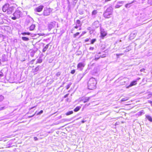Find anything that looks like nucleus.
Returning a JSON list of instances; mask_svg holds the SVG:
<instances>
[{"mask_svg": "<svg viewBox=\"0 0 152 152\" xmlns=\"http://www.w3.org/2000/svg\"><path fill=\"white\" fill-rule=\"evenodd\" d=\"M113 9L111 6L107 8L103 13V17L106 18L111 17L113 14Z\"/></svg>", "mask_w": 152, "mask_h": 152, "instance_id": "obj_1", "label": "nucleus"}, {"mask_svg": "<svg viewBox=\"0 0 152 152\" xmlns=\"http://www.w3.org/2000/svg\"><path fill=\"white\" fill-rule=\"evenodd\" d=\"M97 82L95 79L92 77L90 79L88 83V87L89 89L92 90L95 88Z\"/></svg>", "mask_w": 152, "mask_h": 152, "instance_id": "obj_2", "label": "nucleus"}, {"mask_svg": "<svg viewBox=\"0 0 152 152\" xmlns=\"http://www.w3.org/2000/svg\"><path fill=\"white\" fill-rule=\"evenodd\" d=\"M21 12L20 11L16 10L13 13V17H12L11 18L13 20H15L18 19L20 17Z\"/></svg>", "mask_w": 152, "mask_h": 152, "instance_id": "obj_3", "label": "nucleus"}, {"mask_svg": "<svg viewBox=\"0 0 152 152\" xmlns=\"http://www.w3.org/2000/svg\"><path fill=\"white\" fill-rule=\"evenodd\" d=\"M52 10L50 8H45L44 9L43 14L44 16H47L50 15L52 12Z\"/></svg>", "mask_w": 152, "mask_h": 152, "instance_id": "obj_4", "label": "nucleus"}, {"mask_svg": "<svg viewBox=\"0 0 152 152\" xmlns=\"http://www.w3.org/2000/svg\"><path fill=\"white\" fill-rule=\"evenodd\" d=\"M100 31L102 37L103 38L107 35V32L101 26H100Z\"/></svg>", "mask_w": 152, "mask_h": 152, "instance_id": "obj_5", "label": "nucleus"}, {"mask_svg": "<svg viewBox=\"0 0 152 152\" xmlns=\"http://www.w3.org/2000/svg\"><path fill=\"white\" fill-rule=\"evenodd\" d=\"M43 8L44 6L43 5H40L35 8L34 11L35 12H41L42 11Z\"/></svg>", "mask_w": 152, "mask_h": 152, "instance_id": "obj_6", "label": "nucleus"}, {"mask_svg": "<svg viewBox=\"0 0 152 152\" xmlns=\"http://www.w3.org/2000/svg\"><path fill=\"white\" fill-rule=\"evenodd\" d=\"M10 5L8 4H5L2 7V11L3 12H5L10 7Z\"/></svg>", "mask_w": 152, "mask_h": 152, "instance_id": "obj_7", "label": "nucleus"}, {"mask_svg": "<svg viewBox=\"0 0 152 152\" xmlns=\"http://www.w3.org/2000/svg\"><path fill=\"white\" fill-rule=\"evenodd\" d=\"M124 1H120L118 2L115 5V8H118L122 6L124 4Z\"/></svg>", "mask_w": 152, "mask_h": 152, "instance_id": "obj_8", "label": "nucleus"}, {"mask_svg": "<svg viewBox=\"0 0 152 152\" xmlns=\"http://www.w3.org/2000/svg\"><path fill=\"white\" fill-rule=\"evenodd\" d=\"M100 25L99 21L96 20L92 23V25L94 28H97Z\"/></svg>", "mask_w": 152, "mask_h": 152, "instance_id": "obj_9", "label": "nucleus"}, {"mask_svg": "<svg viewBox=\"0 0 152 152\" xmlns=\"http://www.w3.org/2000/svg\"><path fill=\"white\" fill-rule=\"evenodd\" d=\"M55 22H51L48 25V28L50 30L55 27Z\"/></svg>", "mask_w": 152, "mask_h": 152, "instance_id": "obj_10", "label": "nucleus"}, {"mask_svg": "<svg viewBox=\"0 0 152 152\" xmlns=\"http://www.w3.org/2000/svg\"><path fill=\"white\" fill-rule=\"evenodd\" d=\"M84 66V64L81 63H79L77 65V67L78 69L82 70Z\"/></svg>", "mask_w": 152, "mask_h": 152, "instance_id": "obj_11", "label": "nucleus"}, {"mask_svg": "<svg viewBox=\"0 0 152 152\" xmlns=\"http://www.w3.org/2000/svg\"><path fill=\"white\" fill-rule=\"evenodd\" d=\"M14 10L13 7H10L6 12L8 14H11Z\"/></svg>", "mask_w": 152, "mask_h": 152, "instance_id": "obj_12", "label": "nucleus"}, {"mask_svg": "<svg viewBox=\"0 0 152 152\" xmlns=\"http://www.w3.org/2000/svg\"><path fill=\"white\" fill-rule=\"evenodd\" d=\"M85 75V74L83 73L78 74L77 76V80L78 81H80L83 77Z\"/></svg>", "mask_w": 152, "mask_h": 152, "instance_id": "obj_13", "label": "nucleus"}, {"mask_svg": "<svg viewBox=\"0 0 152 152\" xmlns=\"http://www.w3.org/2000/svg\"><path fill=\"white\" fill-rule=\"evenodd\" d=\"M137 81L134 80L133 81L131 82L129 86H128V87H131L135 85L137 83Z\"/></svg>", "mask_w": 152, "mask_h": 152, "instance_id": "obj_14", "label": "nucleus"}, {"mask_svg": "<svg viewBox=\"0 0 152 152\" xmlns=\"http://www.w3.org/2000/svg\"><path fill=\"white\" fill-rule=\"evenodd\" d=\"M146 118L150 122H152V118L151 116L148 115H145Z\"/></svg>", "mask_w": 152, "mask_h": 152, "instance_id": "obj_15", "label": "nucleus"}, {"mask_svg": "<svg viewBox=\"0 0 152 152\" xmlns=\"http://www.w3.org/2000/svg\"><path fill=\"white\" fill-rule=\"evenodd\" d=\"M82 24L81 23L80 20H77L76 22V25H77L78 26L81 27Z\"/></svg>", "mask_w": 152, "mask_h": 152, "instance_id": "obj_16", "label": "nucleus"}, {"mask_svg": "<svg viewBox=\"0 0 152 152\" xmlns=\"http://www.w3.org/2000/svg\"><path fill=\"white\" fill-rule=\"evenodd\" d=\"M136 34L134 33H132L130 35L129 38L131 39H132L134 38L136 36Z\"/></svg>", "mask_w": 152, "mask_h": 152, "instance_id": "obj_17", "label": "nucleus"}, {"mask_svg": "<svg viewBox=\"0 0 152 152\" xmlns=\"http://www.w3.org/2000/svg\"><path fill=\"white\" fill-rule=\"evenodd\" d=\"M35 27V25L34 24H32L29 27V30L30 31H33Z\"/></svg>", "mask_w": 152, "mask_h": 152, "instance_id": "obj_18", "label": "nucleus"}, {"mask_svg": "<svg viewBox=\"0 0 152 152\" xmlns=\"http://www.w3.org/2000/svg\"><path fill=\"white\" fill-rule=\"evenodd\" d=\"M49 44H47L43 48L42 50V52H45L47 50V49H48L49 47Z\"/></svg>", "mask_w": 152, "mask_h": 152, "instance_id": "obj_19", "label": "nucleus"}, {"mask_svg": "<svg viewBox=\"0 0 152 152\" xmlns=\"http://www.w3.org/2000/svg\"><path fill=\"white\" fill-rule=\"evenodd\" d=\"M22 39L24 41H28L29 40L28 38L25 37H22Z\"/></svg>", "mask_w": 152, "mask_h": 152, "instance_id": "obj_20", "label": "nucleus"}, {"mask_svg": "<svg viewBox=\"0 0 152 152\" xmlns=\"http://www.w3.org/2000/svg\"><path fill=\"white\" fill-rule=\"evenodd\" d=\"M80 108V106H77L74 109V110L75 112H77L79 110Z\"/></svg>", "mask_w": 152, "mask_h": 152, "instance_id": "obj_21", "label": "nucleus"}, {"mask_svg": "<svg viewBox=\"0 0 152 152\" xmlns=\"http://www.w3.org/2000/svg\"><path fill=\"white\" fill-rule=\"evenodd\" d=\"M97 13V10H94L93 11V12H92V16H95Z\"/></svg>", "mask_w": 152, "mask_h": 152, "instance_id": "obj_22", "label": "nucleus"}, {"mask_svg": "<svg viewBox=\"0 0 152 152\" xmlns=\"http://www.w3.org/2000/svg\"><path fill=\"white\" fill-rule=\"evenodd\" d=\"M139 115H141L145 113L144 111L143 110H141L138 113Z\"/></svg>", "mask_w": 152, "mask_h": 152, "instance_id": "obj_23", "label": "nucleus"}, {"mask_svg": "<svg viewBox=\"0 0 152 152\" xmlns=\"http://www.w3.org/2000/svg\"><path fill=\"white\" fill-rule=\"evenodd\" d=\"M21 34L23 35H29L31 34V33L28 32H23V33H21Z\"/></svg>", "mask_w": 152, "mask_h": 152, "instance_id": "obj_24", "label": "nucleus"}, {"mask_svg": "<svg viewBox=\"0 0 152 152\" xmlns=\"http://www.w3.org/2000/svg\"><path fill=\"white\" fill-rule=\"evenodd\" d=\"M100 58V56L98 55H96L95 57V58L94 59V60L95 61H97L98 60L99 58Z\"/></svg>", "mask_w": 152, "mask_h": 152, "instance_id": "obj_25", "label": "nucleus"}, {"mask_svg": "<svg viewBox=\"0 0 152 152\" xmlns=\"http://www.w3.org/2000/svg\"><path fill=\"white\" fill-rule=\"evenodd\" d=\"M90 99V97L86 98L83 101L84 103H86Z\"/></svg>", "mask_w": 152, "mask_h": 152, "instance_id": "obj_26", "label": "nucleus"}, {"mask_svg": "<svg viewBox=\"0 0 152 152\" xmlns=\"http://www.w3.org/2000/svg\"><path fill=\"white\" fill-rule=\"evenodd\" d=\"M39 70V66L36 67L34 69V72H37Z\"/></svg>", "mask_w": 152, "mask_h": 152, "instance_id": "obj_27", "label": "nucleus"}, {"mask_svg": "<svg viewBox=\"0 0 152 152\" xmlns=\"http://www.w3.org/2000/svg\"><path fill=\"white\" fill-rule=\"evenodd\" d=\"M96 41V39H93L91 41V44H93Z\"/></svg>", "mask_w": 152, "mask_h": 152, "instance_id": "obj_28", "label": "nucleus"}, {"mask_svg": "<svg viewBox=\"0 0 152 152\" xmlns=\"http://www.w3.org/2000/svg\"><path fill=\"white\" fill-rule=\"evenodd\" d=\"M42 61V59L40 58H39L38 59L37 63H41Z\"/></svg>", "mask_w": 152, "mask_h": 152, "instance_id": "obj_29", "label": "nucleus"}, {"mask_svg": "<svg viewBox=\"0 0 152 152\" xmlns=\"http://www.w3.org/2000/svg\"><path fill=\"white\" fill-rule=\"evenodd\" d=\"M152 96V94H148V96L145 97V98H146L147 99H149L150 98L151 96Z\"/></svg>", "mask_w": 152, "mask_h": 152, "instance_id": "obj_30", "label": "nucleus"}, {"mask_svg": "<svg viewBox=\"0 0 152 152\" xmlns=\"http://www.w3.org/2000/svg\"><path fill=\"white\" fill-rule=\"evenodd\" d=\"M73 113V111H70L67 112V115H70Z\"/></svg>", "mask_w": 152, "mask_h": 152, "instance_id": "obj_31", "label": "nucleus"}, {"mask_svg": "<svg viewBox=\"0 0 152 152\" xmlns=\"http://www.w3.org/2000/svg\"><path fill=\"white\" fill-rule=\"evenodd\" d=\"M124 54L123 53H119V54H116V55L117 56V57L118 58L120 56H121L124 55Z\"/></svg>", "mask_w": 152, "mask_h": 152, "instance_id": "obj_32", "label": "nucleus"}, {"mask_svg": "<svg viewBox=\"0 0 152 152\" xmlns=\"http://www.w3.org/2000/svg\"><path fill=\"white\" fill-rule=\"evenodd\" d=\"M126 4L125 5V7L126 8H129L130 7V4Z\"/></svg>", "mask_w": 152, "mask_h": 152, "instance_id": "obj_33", "label": "nucleus"}, {"mask_svg": "<svg viewBox=\"0 0 152 152\" xmlns=\"http://www.w3.org/2000/svg\"><path fill=\"white\" fill-rule=\"evenodd\" d=\"M148 3L152 5V0H148Z\"/></svg>", "mask_w": 152, "mask_h": 152, "instance_id": "obj_34", "label": "nucleus"}, {"mask_svg": "<svg viewBox=\"0 0 152 152\" xmlns=\"http://www.w3.org/2000/svg\"><path fill=\"white\" fill-rule=\"evenodd\" d=\"M129 47L127 48L126 50H125L124 52H127L131 50V49H129Z\"/></svg>", "mask_w": 152, "mask_h": 152, "instance_id": "obj_35", "label": "nucleus"}, {"mask_svg": "<svg viewBox=\"0 0 152 152\" xmlns=\"http://www.w3.org/2000/svg\"><path fill=\"white\" fill-rule=\"evenodd\" d=\"M127 100H128V99H127L126 98H122L121 99V101L122 102H123V101H127Z\"/></svg>", "mask_w": 152, "mask_h": 152, "instance_id": "obj_36", "label": "nucleus"}, {"mask_svg": "<svg viewBox=\"0 0 152 152\" xmlns=\"http://www.w3.org/2000/svg\"><path fill=\"white\" fill-rule=\"evenodd\" d=\"M80 34L79 32H77L76 34H74V36L75 37L77 36L78 35Z\"/></svg>", "mask_w": 152, "mask_h": 152, "instance_id": "obj_37", "label": "nucleus"}, {"mask_svg": "<svg viewBox=\"0 0 152 152\" xmlns=\"http://www.w3.org/2000/svg\"><path fill=\"white\" fill-rule=\"evenodd\" d=\"M43 113V111L42 110H40L39 112H38L37 115H40Z\"/></svg>", "mask_w": 152, "mask_h": 152, "instance_id": "obj_38", "label": "nucleus"}, {"mask_svg": "<svg viewBox=\"0 0 152 152\" xmlns=\"http://www.w3.org/2000/svg\"><path fill=\"white\" fill-rule=\"evenodd\" d=\"M75 72V70H73L71 71V73L72 74H74Z\"/></svg>", "mask_w": 152, "mask_h": 152, "instance_id": "obj_39", "label": "nucleus"}, {"mask_svg": "<svg viewBox=\"0 0 152 152\" xmlns=\"http://www.w3.org/2000/svg\"><path fill=\"white\" fill-rule=\"evenodd\" d=\"M3 75H3V73L2 72H0V77H2L3 76Z\"/></svg>", "mask_w": 152, "mask_h": 152, "instance_id": "obj_40", "label": "nucleus"}, {"mask_svg": "<svg viewBox=\"0 0 152 152\" xmlns=\"http://www.w3.org/2000/svg\"><path fill=\"white\" fill-rule=\"evenodd\" d=\"M148 103H149L151 105V106H152V101H151L150 100H148Z\"/></svg>", "mask_w": 152, "mask_h": 152, "instance_id": "obj_41", "label": "nucleus"}, {"mask_svg": "<svg viewBox=\"0 0 152 152\" xmlns=\"http://www.w3.org/2000/svg\"><path fill=\"white\" fill-rule=\"evenodd\" d=\"M67 2H68V8H69V10H70V5H69V1H67Z\"/></svg>", "mask_w": 152, "mask_h": 152, "instance_id": "obj_42", "label": "nucleus"}, {"mask_svg": "<svg viewBox=\"0 0 152 152\" xmlns=\"http://www.w3.org/2000/svg\"><path fill=\"white\" fill-rule=\"evenodd\" d=\"M105 54H103V55L100 56H100V57H101V58H104V57H105Z\"/></svg>", "mask_w": 152, "mask_h": 152, "instance_id": "obj_43", "label": "nucleus"}, {"mask_svg": "<svg viewBox=\"0 0 152 152\" xmlns=\"http://www.w3.org/2000/svg\"><path fill=\"white\" fill-rule=\"evenodd\" d=\"M89 49L90 50H93L94 49V47H90L89 48Z\"/></svg>", "mask_w": 152, "mask_h": 152, "instance_id": "obj_44", "label": "nucleus"}, {"mask_svg": "<svg viewBox=\"0 0 152 152\" xmlns=\"http://www.w3.org/2000/svg\"><path fill=\"white\" fill-rule=\"evenodd\" d=\"M77 1L78 0H73L74 3L76 4Z\"/></svg>", "mask_w": 152, "mask_h": 152, "instance_id": "obj_45", "label": "nucleus"}, {"mask_svg": "<svg viewBox=\"0 0 152 152\" xmlns=\"http://www.w3.org/2000/svg\"><path fill=\"white\" fill-rule=\"evenodd\" d=\"M86 32H85V31H83L82 34H81V36H82L83 35V34H86Z\"/></svg>", "mask_w": 152, "mask_h": 152, "instance_id": "obj_46", "label": "nucleus"}, {"mask_svg": "<svg viewBox=\"0 0 152 152\" xmlns=\"http://www.w3.org/2000/svg\"><path fill=\"white\" fill-rule=\"evenodd\" d=\"M89 39H88V38H87V39H86L85 41V42H88V41H89Z\"/></svg>", "mask_w": 152, "mask_h": 152, "instance_id": "obj_47", "label": "nucleus"}, {"mask_svg": "<svg viewBox=\"0 0 152 152\" xmlns=\"http://www.w3.org/2000/svg\"><path fill=\"white\" fill-rule=\"evenodd\" d=\"M34 140L35 141L37 140H38V138L37 137H34Z\"/></svg>", "mask_w": 152, "mask_h": 152, "instance_id": "obj_48", "label": "nucleus"}, {"mask_svg": "<svg viewBox=\"0 0 152 152\" xmlns=\"http://www.w3.org/2000/svg\"><path fill=\"white\" fill-rule=\"evenodd\" d=\"M79 13L81 15H82L83 13V11L79 12Z\"/></svg>", "mask_w": 152, "mask_h": 152, "instance_id": "obj_49", "label": "nucleus"}, {"mask_svg": "<svg viewBox=\"0 0 152 152\" xmlns=\"http://www.w3.org/2000/svg\"><path fill=\"white\" fill-rule=\"evenodd\" d=\"M144 70H145V69L144 68H142V69H141L140 70V71L141 72H143L144 71Z\"/></svg>", "mask_w": 152, "mask_h": 152, "instance_id": "obj_50", "label": "nucleus"}, {"mask_svg": "<svg viewBox=\"0 0 152 152\" xmlns=\"http://www.w3.org/2000/svg\"><path fill=\"white\" fill-rule=\"evenodd\" d=\"M80 27V26H78L77 25H76L75 27V28H78V27Z\"/></svg>", "mask_w": 152, "mask_h": 152, "instance_id": "obj_51", "label": "nucleus"}, {"mask_svg": "<svg viewBox=\"0 0 152 152\" xmlns=\"http://www.w3.org/2000/svg\"><path fill=\"white\" fill-rule=\"evenodd\" d=\"M86 121H84V120H82V121H81V122H82V123H85Z\"/></svg>", "mask_w": 152, "mask_h": 152, "instance_id": "obj_52", "label": "nucleus"}, {"mask_svg": "<svg viewBox=\"0 0 152 152\" xmlns=\"http://www.w3.org/2000/svg\"><path fill=\"white\" fill-rule=\"evenodd\" d=\"M78 101H80L81 103V102H82V98H80V99L78 100Z\"/></svg>", "mask_w": 152, "mask_h": 152, "instance_id": "obj_53", "label": "nucleus"}, {"mask_svg": "<svg viewBox=\"0 0 152 152\" xmlns=\"http://www.w3.org/2000/svg\"><path fill=\"white\" fill-rule=\"evenodd\" d=\"M111 0H105V2H107L108 1H110Z\"/></svg>", "mask_w": 152, "mask_h": 152, "instance_id": "obj_54", "label": "nucleus"}, {"mask_svg": "<svg viewBox=\"0 0 152 152\" xmlns=\"http://www.w3.org/2000/svg\"><path fill=\"white\" fill-rule=\"evenodd\" d=\"M91 27H88V30H90L91 29Z\"/></svg>", "mask_w": 152, "mask_h": 152, "instance_id": "obj_55", "label": "nucleus"}, {"mask_svg": "<svg viewBox=\"0 0 152 152\" xmlns=\"http://www.w3.org/2000/svg\"><path fill=\"white\" fill-rule=\"evenodd\" d=\"M69 87V85L67 86V89Z\"/></svg>", "mask_w": 152, "mask_h": 152, "instance_id": "obj_56", "label": "nucleus"}, {"mask_svg": "<svg viewBox=\"0 0 152 152\" xmlns=\"http://www.w3.org/2000/svg\"><path fill=\"white\" fill-rule=\"evenodd\" d=\"M101 53L100 52H99L98 53V54H100Z\"/></svg>", "mask_w": 152, "mask_h": 152, "instance_id": "obj_57", "label": "nucleus"}, {"mask_svg": "<svg viewBox=\"0 0 152 152\" xmlns=\"http://www.w3.org/2000/svg\"><path fill=\"white\" fill-rule=\"evenodd\" d=\"M140 79V78H138L137 79V80H139V79Z\"/></svg>", "mask_w": 152, "mask_h": 152, "instance_id": "obj_58", "label": "nucleus"}, {"mask_svg": "<svg viewBox=\"0 0 152 152\" xmlns=\"http://www.w3.org/2000/svg\"><path fill=\"white\" fill-rule=\"evenodd\" d=\"M1 64V60L0 59V65Z\"/></svg>", "mask_w": 152, "mask_h": 152, "instance_id": "obj_59", "label": "nucleus"}, {"mask_svg": "<svg viewBox=\"0 0 152 152\" xmlns=\"http://www.w3.org/2000/svg\"><path fill=\"white\" fill-rule=\"evenodd\" d=\"M67 102L68 101V100L67 99Z\"/></svg>", "mask_w": 152, "mask_h": 152, "instance_id": "obj_60", "label": "nucleus"}, {"mask_svg": "<svg viewBox=\"0 0 152 152\" xmlns=\"http://www.w3.org/2000/svg\"><path fill=\"white\" fill-rule=\"evenodd\" d=\"M68 94H67V96H68Z\"/></svg>", "mask_w": 152, "mask_h": 152, "instance_id": "obj_61", "label": "nucleus"}, {"mask_svg": "<svg viewBox=\"0 0 152 152\" xmlns=\"http://www.w3.org/2000/svg\"><path fill=\"white\" fill-rule=\"evenodd\" d=\"M1 0H0V1H1Z\"/></svg>", "mask_w": 152, "mask_h": 152, "instance_id": "obj_62", "label": "nucleus"}]
</instances>
